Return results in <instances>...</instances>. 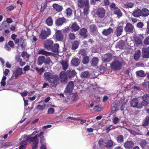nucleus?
<instances>
[{"label": "nucleus", "mask_w": 149, "mask_h": 149, "mask_svg": "<svg viewBox=\"0 0 149 149\" xmlns=\"http://www.w3.org/2000/svg\"><path fill=\"white\" fill-rule=\"evenodd\" d=\"M15 60L19 63V65L21 67L24 66L26 64L25 62L23 61L22 59L19 56H16Z\"/></svg>", "instance_id": "393cba45"}, {"label": "nucleus", "mask_w": 149, "mask_h": 149, "mask_svg": "<svg viewBox=\"0 0 149 149\" xmlns=\"http://www.w3.org/2000/svg\"><path fill=\"white\" fill-rule=\"evenodd\" d=\"M53 7L54 9L58 12L61 11L63 9V7L62 6L56 3L54 4L53 5Z\"/></svg>", "instance_id": "7c9ffc66"}, {"label": "nucleus", "mask_w": 149, "mask_h": 149, "mask_svg": "<svg viewBox=\"0 0 149 149\" xmlns=\"http://www.w3.org/2000/svg\"><path fill=\"white\" fill-rule=\"evenodd\" d=\"M123 32V26H118L117 27L114 33L117 37H118L122 34Z\"/></svg>", "instance_id": "4468645a"}, {"label": "nucleus", "mask_w": 149, "mask_h": 149, "mask_svg": "<svg viewBox=\"0 0 149 149\" xmlns=\"http://www.w3.org/2000/svg\"><path fill=\"white\" fill-rule=\"evenodd\" d=\"M136 74L138 76L142 77H144L146 75L144 72L142 70L136 71Z\"/></svg>", "instance_id": "4c0bfd02"}, {"label": "nucleus", "mask_w": 149, "mask_h": 149, "mask_svg": "<svg viewBox=\"0 0 149 149\" xmlns=\"http://www.w3.org/2000/svg\"><path fill=\"white\" fill-rule=\"evenodd\" d=\"M147 144V141L145 140L141 141L140 143L141 146L143 148Z\"/></svg>", "instance_id": "e2e57ef3"}, {"label": "nucleus", "mask_w": 149, "mask_h": 149, "mask_svg": "<svg viewBox=\"0 0 149 149\" xmlns=\"http://www.w3.org/2000/svg\"><path fill=\"white\" fill-rule=\"evenodd\" d=\"M66 21L64 17H61L58 18L55 21L56 25L60 26L62 25Z\"/></svg>", "instance_id": "f3484780"}, {"label": "nucleus", "mask_w": 149, "mask_h": 149, "mask_svg": "<svg viewBox=\"0 0 149 149\" xmlns=\"http://www.w3.org/2000/svg\"><path fill=\"white\" fill-rule=\"evenodd\" d=\"M113 12L115 15H117V17L118 18L122 16V13L119 8H117L116 10L113 11Z\"/></svg>", "instance_id": "473e14b6"}, {"label": "nucleus", "mask_w": 149, "mask_h": 149, "mask_svg": "<svg viewBox=\"0 0 149 149\" xmlns=\"http://www.w3.org/2000/svg\"><path fill=\"white\" fill-rule=\"evenodd\" d=\"M76 72L74 70H68L66 72L67 75L70 77H74L76 74Z\"/></svg>", "instance_id": "c85d7f7f"}, {"label": "nucleus", "mask_w": 149, "mask_h": 149, "mask_svg": "<svg viewBox=\"0 0 149 149\" xmlns=\"http://www.w3.org/2000/svg\"><path fill=\"white\" fill-rule=\"evenodd\" d=\"M149 123V117L147 116L145 118L143 124V126H147Z\"/></svg>", "instance_id": "de8ad7c7"}, {"label": "nucleus", "mask_w": 149, "mask_h": 149, "mask_svg": "<svg viewBox=\"0 0 149 149\" xmlns=\"http://www.w3.org/2000/svg\"><path fill=\"white\" fill-rule=\"evenodd\" d=\"M90 76L89 73L88 71H84L81 73L80 76L81 78H87Z\"/></svg>", "instance_id": "a19ab883"}, {"label": "nucleus", "mask_w": 149, "mask_h": 149, "mask_svg": "<svg viewBox=\"0 0 149 149\" xmlns=\"http://www.w3.org/2000/svg\"><path fill=\"white\" fill-rule=\"evenodd\" d=\"M105 10L103 8H99L97 9L96 15L99 18L102 19L105 16Z\"/></svg>", "instance_id": "0eeeda50"}, {"label": "nucleus", "mask_w": 149, "mask_h": 149, "mask_svg": "<svg viewBox=\"0 0 149 149\" xmlns=\"http://www.w3.org/2000/svg\"><path fill=\"white\" fill-rule=\"evenodd\" d=\"M98 144L100 146H102V145H104L105 143H104L103 139L101 138L99 140Z\"/></svg>", "instance_id": "338daca9"}, {"label": "nucleus", "mask_w": 149, "mask_h": 149, "mask_svg": "<svg viewBox=\"0 0 149 149\" xmlns=\"http://www.w3.org/2000/svg\"><path fill=\"white\" fill-rule=\"evenodd\" d=\"M79 45V42L77 41H74L72 43V49L73 50H75L77 49Z\"/></svg>", "instance_id": "e433bc0d"}, {"label": "nucleus", "mask_w": 149, "mask_h": 149, "mask_svg": "<svg viewBox=\"0 0 149 149\" xmlns=\"http://www.w3.org/2000/svg\"><path fill=\"white\" fill-rule=\"evenodd\" d=\"M59 47V45L58 44H55L53 47L51 49L53 52L54 53L58 54V48Z\"/></svg>", "instance_id": "f704fd0d"}, {"label": "nucleus", "mask_w": 149, "mask_h": 149, "mask_svg": "<svg viewBox=\"0 0 149 149\" xmlns=\"http://www.w3.org/2000/svg\"><path fill=\"white\" fill-rule=\"evenodd\" d=\"M125 104L124 100H123L120 101L118 104L113 103L112 105L111 110L113 111H116L120 109L123 111L124 109Z\"/></svg>", "instance_id": "7ed1b4c3"}, {"label": "nucleus", "mask_w": 149, "mask_h": 149, "mask_svg": "<svg viewBox=\"0 0 149 149\" xmlns=\"http://www.w3.org/2000/svg\"><path fill=\"white\" fill-rule=\"evenodd\" d=\"M140 56V51L137 52L134 54V58L136 60H138Z\"/></svg>", "instance_id": "8fccbe9b"}, {"label": "nucleus", "mask_w": 149, "mask_h": 149, "mask_svg": "<svg viewBox=\"0 0 149 149\" xmlns=\"http://www.w3.org/2000/svg\"><path fill=\"white\" fill-rule=\"evenodd\" d=\"M80 61L78 58H75L71 61V63L72 65L77 66L79 65Z\"/></svg>", "instance_id": "a878e982"}, {"label": "nucleus", "mask_w": 149, "mask_h": 149, "mask_svg": "<svg viewBox=\"0 0 149 149\" xmlns=\"http://www.w3.org/2000/svg\"><path fill=\"white\" fill-rule=\"evenodd\" d=\"M7 77L6 76H3L0 82L1 85L2 86L4 87L6 85V80Z\"/></svg>", "instance_id": "37998d69"}, {"label": "nucleus", "mask_w": 149, "mask_h": 149, "mask_svg": "<svg viewBox=\"0 0 149 149\" xmlns=\"http://www.w3.org/2000/svg\"><path fill=\"white\" fill-rule=\"evenodd\" d=\"M116 139L118 143H121L123 142V137L122 135H119L116 138Z\"/></svg>", "instance_id": "58836bf2"}, {"label": "nucleus", "mask_w": 149, "mask_h": 149, "mask_svg": "<svg viewBox=\"0 0 149 149\" xmlns=\"http://www.w3.org/2000/svg\"><path fill=\"white\" fill-rule=\"evenodd\" d=\"M132 15L134 17H139L142 16L141 10L138 8L135 9L133 11Z\"/></svg>", "instance_id": "4be33fe9"}, {"label": "nucleus", "mask_w": 149, "mask_h": 149, "mask_svg": "<svg viewBox=\"0 0 149 149\" xmlns=\"http://www.w3.org/2000/svg\"><path fill=\"white\" fill-rule=\"evenodd\" d=\"M135 41L136 44L138 45L141 44L142 43L141 39L138 37L135 38Z\"/></svg>", "instance_id": "3c124183"}, {"label": "nucleus", "mask_w": 149, "mask_h": 149, "mask_svg": "<svg viewBox=\"0 0 149 149\" xmlns=\"http://www.w3.org/2000/svg\"><path fill=\"white\" fill-rule=\"evenodd\" d=\"M78 5L80 8H84V15H87L89 11V6L88 0H78Z\"/></svg>", "instance_id": "f03ea898"}, {"label": "nucleus", "mask_w": 149, "mask_h": 149, "mask_svg": "<svg viewBox=\"0 0 149 149\" xmlns=\"http://www.w3.org/2000/svg\"><path fill=\"white\" fill-rule=\"evenodd\" d=\"M61 65L64 70H66L68 68V65L66 62L63 61L61 63Z\"/></svg>", "instance_id": "a18cd8bd"}, {"label": "nucleus", "mask_w": 149, "mask_h": 149, "mask_svg": "<svg viewBox=\"0 0 149 149\" xmlns=\"http://www.w3.org/2000/svg\"><path fill=\"white\" fill-rule=\"evenodd\" d=\"M143 100L146 101L148 103H149V94H145L143 97Z\"/></svg>", "instance_id": "49530a36"}, {"label": "nucleus", "mask_w": 149, "mask_h": 149, "mask_svg": "<svg viewBox=\"0 0 149 149\" xmlns=\"http://www.w3.org/2000/svg\"><path fill=\"white\" fill-rule=\"evenodd\" d=\"M29 143L31 142H33V145H32V149H37L38 143V139H36V136L34 138H31L28 139Z\"/></svg>", "instance_id": "9d476101"}, {"label": "nucleus", "mask_w": 149, "mask_h": 149, "mask_svg": "<svg viewBox=\"0 0 149 149\" xmlns=\"http://www.w3.org/2000/svg\"><path fill=\"white\" fill-rule=\"evenodd\" d=\"M122 63L118 61H115L113 62L111 65V68L116 70H119L122 66Z\"/></svg>", "instance_id": "9b49d317"}, {"label": "nucleus", "mask_w": 149, "mask_h": 149, "mask_svg": "<svg viewBox=\"0 0 149 149\" xmlns=\"http://www.w3.org/2000/svg\"><path fill=\"white\" fill-rule=\"evenodd\" d=\"M38 132L37 131H34L30 135H24L23 137L25 139H27V140L28 141V139L31 138H34L36 136V139H38Z\"/></svg>", "instance_id": "ddd939ff"}, {"label": "nucleus", "mask_w": 149, "mask_h": 149, "mask_svg": "<svg viewBox=\"0 0 149 149\" xmlns=\"http://www.w3.org/2000/svg\"><path fill=\"white\" fill-rule=\"evenodd\" d=\"M134 4L130 2L127 3L124 5L125 7L127 8H132L134 6Z\"/></svg>", "instance_id": "603ef678"}, {"label": "nucleus", "mask_w": 149, "mask_h": 149, "mask_svg": "<svg viewBox=\"0 0 149 149\" xmlns=\"http://www.w3.org/2000/svg\"><path fill=\"white\" fill-rule=\"evenodd\" d=\"M89 59L88 56H84L82 62L84 64H86L88 63Z\"/></svg>", "instance_id": "09e8293b"}, {"label": "nucleus", "mask_w": 149, "mask_h": 149, "mask_svg": "<svg viewBox=\"0 0 149 149\" xmlns=\"http://www.w3.org/2000/svg\"><path fill=\"white\" fill-rule=\"evenodd\" d=\"M26 139V140H22L20 143L19 149H26V145L29 143V141L27 140V139Z\"/></svg>", "instance_id": "412c9836"}, {"label": "nucleus", "mask_w": 149, "mask_h": 149, "mask_svg": "<svg viewBox=\"0 0 149 149\" xmlns=\"http://www.w3.org/2000/svg\"><path fill=\"white\" fill-rule=\"evenodd\" d=\"M134 145V143L132 141H127L124 144V147L126 149L132 148Z\"/></svg>", "instance_id": "2eb2a0df"}, {"label": "nucleus", "mask_w": 149, "mask_h": 149, "mask_svg": "<svg viewBox=\"0 0 149 149\" xmlns=\"http://www.w3.org/2000/svg\"><path fill=\"white\" fill-rule=\"evenodd\" d=\"M92 88L94 91L97 92L101 94H103L104 92V89L103 88H98L96 84L92 86Z\"/></svg>", "instance_id": "a211bd4d"}, {"label": "nucleus", "mask_w": 149, "mask_h": 149, "mask_svg": "<svg viewBox=\"0 0 149 149\" xmlns=\"http://www.w3.org/2000/svg\"><path fill=\"white\" fill-rule=\"evenodd\" d=\"M56 39L58 41H61L63 38V36L60 30H57L55 33Z\"/></svg>", "instance_id": "6ab92c4d"}, {"label": "nucleus", "mask_w": 149, "mask_h": 149, "mask_svg": "<svg viewBox=\"0 0 149 149\" xmlns=\"http://www.w3.org/2000/svg\"><path fill=\"white\" fill-rule=\"evenodd\" d=\"M74 87V82L72 81H70L67 85V87L65 90V93H66L70 94Z\"/></svg>", "instance_id": "6e6552de"}, {"label": "nucleus", "mask_w": 149, "mask_h": 149, "mask_svg": "<svg viewBox=\"0 0 149 149\" xmlns=\"http://www.w3.org/2000/svg\"><path fill=\"white\" fill-rule=\"evenodd\" d=\"M45 58V57L43 56H39L38 58V65H40L44 63Z\"/></svg>", "instance_id": "2f4dec72"}, {"label": "nucleus", "mask_w": 149, "mask_h": 149, "mask_svg": "<svg viewBox=\"0 0 149 149\" xmlns=\"http://www.w3.org/2000/svg\"><path fill=\"white\" fill-rule=\"evenodd\" d=\"M60 77L62 83L65 84L67 82L68 78L65 72L62 71L60 74Z\"/></svg>", "instance_id": "f8f14e48"}, {"label": "nucleus", "mask_w": 149, "mask_h": 149, "mask_svg": "<svg viewBox=\"0 0 149 149\" xmlns=\"http://www.w3.org/2000/svg\"><path fill=\"white\" fill-rule=\"evenodd\" d=\"M133 28V27L131 24L127 23L125 28V30L126 32H130L132 31Z\"/></svg>", "instance_id": "b1692460"}, {"label": "nucleus", "mask_w": 149, "mask_h": 149, "mask_svg": "<svg viewBox=\"0 0 149 149\" xmlns=\"http://www.w3.org/2000/svg\"><path fill=\"white\" fill-rule=\"evenodd\" d=\"M53 41L50 39H47L45 41L44 46L47 50H51L52 48Z\"/></svg>", "instance_id": "1a4fd4ad"}, {"label": "nucleus", "mask_w": 149, "mask_h": 149, "mask_svg": "<svg viewBox=\"0 0 149 149\" xmlns=\"http://www.w3.org/2000/svg\"><path fill=\"white\" fill-rule=\"evenodd\" d=\"M114 142L111 140H109L105 144V146L107 148L112 147L113 145Z\"/></svg>", "instance_id": "ea45409f"}, {"label": "nucleus", "mask_w": 149, "mask_h": 149, "mask_svg": "<svg viewBox=\"0 0 149 149\" xmlns=\"http://www.w3.org/2000/svg\"><path fill=\"white\" fill-rule=\"evenodd\" d=\"M13 22V20L11 18H8L7 19L6 21H4L3 22L2 24L4 25L6 24V22L8 24H10L12 23Z\"/></svg>", "instance_id": "052dcab7"}, {"label": "nucleus", "mask_w": 149, "mask_h": 149, "mask_svg": "<svg viewBox=\"0 0 149 149\" xmlns=\"http://www.w3.org/2000/svg\"><path fill=\"white\" fill-rule=\"evenodd\" d=\"M23 74L22 68L18 67L17 68L15 71H13V73L11 76V79L12 80L16 79L18 76Z\"/></svg>", "instance_id": "20e7f679"}, {"label": "nucleus", "mask_w": 149, "mask_h": 149, "mask_svg": "<svg viewBox=\"0 0 149 149\" xmlns=\"http://www.w3.org/2000/svg\"><path fill=\"white\" fill-rule=\"evenodd\" d=\"M110 7L111 8V9L113 11L116 10L117 8H118L116 6L115 4L114 3H111L110 5Z\"/></svg>", "instance_id": "5fc2aeb1"}, {"label": "nucleus", "mask_w": 149, "mask_h": 149, "mask_svg": "<svg viewBox=\"0 0 149 149\" xmlns=\"http://www.w3.org/2000/svg\"><path fill=\"white\" fill-rule=\"evenodd\" d=\"M46 22V24L49 26H51L53 24V20L50 17H49L47 19Z\"/></svg>", "instance_id": "79ce46f5"}, {"label": "nucleus", "mask_w": 149, "mask_h": 149, "mask_svg": "<svg viewBox=\"0 0 149 149\" xmlns=\"http://www.w3.org/2000/svg\"><path fill=\"white\" fill-rule=\"evenodd\" d=\"M98 58L97 57H93L91 62V65L93 66H96L98 63Z\"/></svg>", "instance_id": "c9c22d12"}, {"label": "nucleus", "mask_w": 149, "mask_h": 149, "mask_svg": "<svg viewBox=\"0 0 149 149\" xmlns=\"http://www.w3.org/2000/svg\"><path fill=\"white\" fill-rule=\"evenodd\" d=\"M44 63L46 64H52V63L51 60L49 58H47L45 59Z\"/></svg>", "instance_id": "4d7b16f0"}, {"label": "nucleus", "mask_w": 149, "mask_h": 149, "mask_svg": "<svg viewBox=\"0 0 149 149\" xmlns=\"http://www.w3.org/2000/svg\"><path fill=\"white\" fill-rule=\"evenodd\" d=\"M144 44L146 45H149V36L145 39L144 41Z\"/></svg>", "instance_id": "774afa93"}, {"label": "nucleus", "mask_w": 149, "mask_h": 149, "mask_svg": "<svg viewBox=\"0 0 149 149\" xmlns=\"http://www.w3.org/2000/svg\"><path fill=\"white\" fill-rule=\"evenodd\" d=\"M79 53L82 55H85L86 54V52L84 49L80 50L79 51Z\"/></svg>", "instance_id": "69168bd1"}, {"label": "nucleus", "mask_w": 149, "mask_h": 149, "mask_svg": "<svg viewBox=\"0 0 149 149\" xmlns=\"http://www.w3.org/2000/svg\"><path fill=\"white\" fill-rule=\"evenodd\" d=\"M111 59V55L109 53L105 54L102 56V60L105 62H109Z\"/></svg>", "instance_id": "dca6fc26"}, {"label": "nucleus", "mask_w": 149, "mask_h": 149, "mask_svg": "<svg viewBox=\"0 0 149 149\" xmlns=\"http://www.w3.org/2000/svg\"><path fill=\"white\" fill-rule=\"evenodd\" d=\"M142 16L146 17L149 15V10L147 8H144L141 10Z\"/></svg>", "instance_id": "72a5a7b5"}, {"label": "nucleus", "mask_w": 149, "mask_h": 149, "mask_svg": "<svg viewBox=\"0 0 149 149\" xmlns=\"http://www.w3.org/2000/svg\"><path fill=\"white\" fill-rule=\"evenodd\" d=\"M69 37L70 39L74 40L76 37L75 34L73 33H70L69 34Z\"/></svg>", "instance_id": "0e129e2a"}, {"label": "nucleus", "mask_w": 149, "mask_h": 149, "mask_svg": "<svg viewBox=\"0 0 149 149\" xmlns=\"http://www.w3.org/2000/svg\"><path fill=\"white\" fill-rule=\"evenodd\" d=\"M70 28L72 31H76L79 30L80 29L79 26L76 22H74L70 25Z\"/></svg>", "instance_id": "aec40b11"}, {"label": "nucleus", "mask_w": 149, "mask_h": 149, "mask_svg": "<svg viewBox=\"0 0 149 149\" xmlns=\"http://www.w3.org/2000/svg\"><path fill=\"white\" fill-rule=\"evenodd\" d=\"M130 104L131 106L134 108H141L140 102L138 98H134L132 99L130 101Z\"/></svg>", "instance_id": "423d86ee"}, {"label": "nucleus", "mask_w": 149, "mask_h": 149, "mask_svg": "<svg viewBox=\"0 0 149 149\" xmlns=\"http://www.w3.org/2000/svg\"><path fill=\"white\" fill-rule=\"evenodd\" d=\"M142 55L143 58H149V51L145 48L142 49Z\"/></svg>", "instance_id": "5701e85b"}, {"label": "nucleus", "mask_w": 149, "mask_h": 149, "mask_svg": "<svg viewBox=\"0 0 149 149\" xmlns=\"http://www.w3.org/2000/svg\"><path fill=\"white\" fill-rule=\"evenodd\" d=\"M72 10L70 8H68L66 10V14L67 17H69L72 15Z\"/></svg>", "instance_id": "6e6d98bb"}, {"label": "nucleus", "mask_w": 149, "mask_h": 149, "mask_svg": "<svg viewBox=\"0 0 149 149\" xmlns=\"http://www.w3.org/2000/svg\"><path fill=\"white\" fill-rule=\"evenodd\" d=\"M24 42V40L23 39V37H21L20 38V41L19 42V45H21L22 48L24 47V44L23 43Z\"/></svg>", "instance_id": "13d9d810"}, {"label": "nucleus", "mask_w": 149, "mask_h": 149, "mask_svg": "<svg viewBox=\"0 0 149 149\" xmlns=\"http://www.w3.org/2000/svg\"><path fill=\"white\" fill-rule=\"evenodd\" d=\"M91 31L94 33H96L97 32V30L94 24H92L90 26Z\"/></svg>", "instance_id": "c03bdc74"}, {"label": "nucleus", "mask_w": 149, "mask_h": 149, "mask_svg": "<svg viewBox=\"0 0 149 149\" xmlns=\"http://www.w3.org/2000/svg\"><path fill=\"white\" fill-rule=\"evenodd\" d=\"M24 58L26 57L27 58H29V57L30 55L27 53L26 52H23L21 55Z\"/></svg>", "instance_id": "bf43d9fd"}, {"label": "nucleus", "mask_w": 149, "mask_h": 149, "mask_svg": "<svg viewBox=\"0 0 149 149\" xmlns=\"http://www.w3.org/2000/svg\"><path fill=\"white\" fill-rule=\"evenodd\" d=\"M43 76L45 80L48 81L53 86L56 87L59 81L58 76L54 75L52 73L47 72L44 73Z\"/></svg>", "instance_id": "f257e3e1"}, {"label": "nucleus", "mask_w": 149, "mask_h": 149, "mask_svg": "<svg viewBox=\"0 0 149 149\" xmlns=\"http://www.w3.org/2000/svg\"><path fill=\"white\" fill-rule=\"evenodd\" d=\"M45 107V105H38L36 107V109L40 111H42L44 110Z\"/></svg>", "instance_id": "864d4df0"}, {"label": "nucleus", "mask_w": 149, "mask_h": 149, "mask_svg": "<svg viewBox=\"0 0 149 149\" xmlns=\"http://www.w3.org/2000/svg\"><path fill=\"white\" fill-rule=\"evenodd\" d=\"M54 112V109L52 108H49L47 111V113L49 114H52Z\"/></svg>", "instance_id": "680f3d73"}, {"label": "nucleus", "mask_w": 149, "mask_h": 149, "mask_svg": "<svg viewBox=\"0 0 149 149\" xmlns=\"http://www.w3.org/2000/svg\"><path fill=\"white\" fill-rule=\"evenodd\" d=\"M51 34L50 29L47 28L46 29L42 30L40 35V38L42 39H46Z\"/></svg>", "instance_id": "39448f33"}, {"label": "nucleus", "mask_w": 149, "mask_h": 149, "mask_svg": "<svg viewBox=\"0 0 149 149\" xmlns=\"http://www.w3.org/2000/svg\"><path fill=\"white\" fill-rule=\"evenodd\" d=\"M38 53L39 54L44 55L46 56H51L52 55H53V54L51 52H47L43 49L39 50Z\"/></svg>", "instance_id": "cd10ccee"}, {"label": "nucleus", "mask_w": 149, "mask_h": 149, "mask_svg": "<svg viewBox=\"0 0 149 149\" xmlns=\"http://www.w3.org/2000/svg\"><path fill=\"white\" fill-rule=\"evenodd\" d=\"M79 33L80 35L85 38L87 37V31L85 28H82L80 29L79 31Z\"/></svg>", "instance_id": "c756f323"}, {"label": "nucleus", "mask_w": 149, "mask_h": 149, "mask_svg": "<svg viewBox=\"0 0 149 149\" xmlns=\"http://www.w3.org/2000/svg\"><path fill=\"white\" fill-rule=\"evenodd\" d=\"M113 32V29L110 27L107 29H104L102 32L103 34L106 36L109 35Z\"/></svg>", "instance_id": "bb28decb"}]
</instances>
